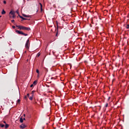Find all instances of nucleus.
<instances>
[{
  "label": "nucleus",
  "mask_w": 129,
  "mask_h": 129,
  "mask_svg": "<svg viewBox=\"0 0 129 129\" xmlns=\"http://www.w3.org/2000/svg\"><path fill=\"white\" fill-rule=\"evenodd\" d=\"M16 32L17 33H18V34L23 35H24V36H27L28 35V34L24 33L23 32L20 31L18 30H16Z\"/></svg>",
  "instance_id": "f257e3e1"
},
{
  "label": "nucleus",
  "mask_w": 129,
  "mask_h": 129,
  "mask_svg": "<svg viewBox=\"0 0 129 129\" xmlns=\"http://www.w3.org/2000/svg\"><path fill=\"white\" fill-rule=\"evenodd\" d=\"M30 40L28 39L26 41V44H25V48H26V49L29 50V48H30Z\"/></svg>",
  "instance_id": "f03ea898"
},
{
  "label": "nucleus",
  "mask_w": 129,
  "mask_h": 129,
  "mask_svg": "<svg viewBox=\"0 0 129 129\" xmlns=\"http://www.w3.org/2000/svg\"><path fill=\"white\" fill-rule=\"evenodd\" d=\"M16 26L17 28H18L20 30H25V27L24 26L18 25H16Z\"/></svg>",
  "instance_id": "7ed1b4c3"
},
{
  "label": "nucleus",
  "mask_w": 129,
  "mask_h": 129,
  "mask_svg": "<svg viewBox=\"0 0 129 129\" xmlns=\"http://www.w3.org/2000/svg\"><path fill=\"white\" fill-rule=\"evenodd\" d=\"M10 16L13 15V19H15V18H16L15 12L11 11L10 12Z\"/></svg>",
  "instance_id": "20e7f679"
},
{
  "label": "nucleus",
  "mask_w": 129,
  "mask_h": 129,
  "mask_svg": "<svg viewBox=\"0 0 129 129\" xmlns=\"http://www.w3.org/2000/svg\"><path fill=\"white\" fill-rule=\"evenodd\" d=\"M20 128L22 129H24L27 127V125L24 124V123H22L21 124V125L20 126Z\"/></svg>",
  "instance_id": "39448f33"
},
{
  "label": "nucleus",
  "mask_w": 129,
  "mask_h": 129,
  "mask_svg": "<svg viewBox=\"0 0 129 129\" xmlns=\"http://www.w3.org/2000/svg\"><path fill=\"white\" fill-rule=\"evenodd\" d=\"M24 30H26V31H30L31 30V28L30 27H25V29Z\"/></svg>",
  "instance_id": "423d86ee"
},
{
  "label": "nucleus",
  "mask_w": 129,
  "mask_h": 129,
  "mask_svg": "<svg viewBox=\"0 0 129 129\" xmlns=\"http://www.w3.org/2000/svg\"><path fill=\"white\" fill-rule=\"evenodd\" d=\"M20 19H22L23 21H25V20H27L28 19L27 18H25L21 16H19Z\"/></svg>",
  "instance_id": "0eeeda50"
},
{
  "label": "nucleus",
  "mask_w": 129,
  "mask_h": 129,
  "mask_svg": "<svg viewBox=\"0 0 129 129\" xmlns=\"http://www.w3.org/2000/svg\"><path fill=\"white\" fill-rule=\"evenodd\" d=\"M23 16L25 18H30L31 16L29 15H26V14H23Z\"/></svg>",
  "instance_id": "6e6552de"
},
{
  "label": "nucleus",
  "mask_w": 129,
  "mask_h": 129,
  "mask_svg": "<svg viewBox=\"0 0 129 129\" xmlns=\"http://www.w3.org/2000/svg\"><path fill=\"white\" fill-rule=\"evenodd\" d=\"M33 98H34V96H33V95H32L31 96H30V97H29V100H33Z\"/></svg>",
  "instance_id": "1a4fd4ad"
},
{
  "label": "nucleus",
  "mask_w": 129,
  "mask_h": 129,
  "mask_svg": "<svg viewBox=\"0 0 129 129\" xmlns=\"http://www.w3.org/2000/svg\"><path fill=\"white\" fill-rule=\"evenodd\" d=\"M5 14H6V12L4 10H3V11L2 12V14L5 15Z\"/></svg>",
  "instance_id": "9d476101"
},
{
  "label": "nucleus",
  "mask_w": 129,
  "mask_h": 129,
  "mask_svg": "<svg viewBox=\"0 0 129 129\" xmlns=\"http://www.w3.org/2000/svg\"><path fill=\"white\" fill-rule=\"evenodd\" d=\"M20 121L21 123H23V122H24V120H23V119L22 118V117H21V118H20Z\"/></svg>",
  "instance_id": "9b49d317"
},
{
  "label": "nucleus",
  "mask_w": 129,
  "mask_h": 129,
  "mask_svg": "<svg viewBox=\"0 0 129 129\" xmlns=\"http://www.w3.org/2000/svg\"><path fill=\"white\" fill-rule=\"evenodd\" d=\"M9 127V124H7V123H6V125H5V128L7 129V128H8Z\"/></svg>",
  "instance_id": "f8f14e48"
},
{
  "label": "nucleus",
  "mask_w": 129,
  "mask_h": 129,
  "mask_svg": "<svg viewBox=\"0 0 129 129\" xmlns=\"http://www.w3.org/2000/svg\"><path fill=\"white\" fill-rule=\"evenodd\" d=\"M37 84V80H35V81H34L33 85H36Z\"/></svg>",
  "instance_id": "ddd939ff"
},
{
  "label": "nucleus",
  "mask_w": 129,
  "mask_h": 129,
  "mask_svg": "<svg viewBox=\"0 0 129 129\" xmlns=\"http://www.w3.org/2000/svg\"><path fill=\"white\" fill-rule=\"evenodd\" d=\"M39 5H40L41 11H43V9H42L43 5H42V4L41 3H39Z\"/></svg>",
  "instance_id": "4468645a"
},
{
  "label": "nucleus",
  "mask_w": 129,
  "mask_h": 129,
  "mask_svg": "<svg viewBox=\"0 0 129 129\" xmlns=\"http://www.w3.org/2000/svg\"><path fill=\"white\" fill-rule=\"evenodd\" d=\"M0 126H1V127H5V124H2V123H1V124H0Z\"/></svg>",
  "instance_id": "2eb2a0df"
},
{
  "label": "nucleus",
  "mask_w": 129,
  "mask_h": 129,
  "mask_svg": "<svg viewBox=\"0 0 129 129\" xmlns=\"http://www.w3.org/2000/svg\"><path fill=\"white\" fill-rule=\"evenodd\" d=\"M35 91H32V93H31L32 95L34 96V94H35Z\"/></svg>",
  "instance_id": "dca6fc26"
},
{
  "label": "nucleus",
  "mask_w": 129,
  "mask_h": 129,
  "mask_svg": "<svg viewBox=\"0 0 129 129\" xmlns=\"http://www.w3.org/2000/svg\"><path fill=\"white\" fill-rule=\"evenodd\" d=\"M36 73H37L38 74H39V73H40L39 70H38V69H37V70H36Z\"/></svg>",
  "instance_id": "f3484780"
},
{
  "label": "nucleus",
  "mask_w": 129,
  "mask_h": 129,
  "mask_svg": "<svg viewBox=\"0 0 129 129\" xmlns=\"http://www.w3.org/2000/svg\"><path fill=\"white\" fill-rule=\"evenodd\" d=\"M20 102H21V100H20V99H18V100H17V103L20 104Z\"/></svg>",
  "instance_id": "a211bd4d"
},
{
  "label": "nucleus",
  "mask_w": 129,
  "mask_h": 129,
  "mask_svg": "<svg viewBox=\"0 0 129 129\" xmlns=\"http://www.w3.org/2000/svg\"><path fill=\"white\" fill-rule=\"evenodd\" d=\"M126 28L127 29H129V25L128 24L127 25Z\"/></svg>",
  "instance_id": "6ab92c4d"
},
{
  "label": "nucleus",
  "mask_w": 129,
  "mask_h": 129,
  "mask_svg": "<svg viewBox=\"0 0 129 129\" xmlns=\"http://www.w3.org/2000/svg\"><path fill=\"white\" fill-rule=\"evenodd\" d=\"M10 18L14 19V15H10Z\"/></svg>",
  "instance_id": "aec40b11"
},
{
  "label": "nucleus",
  "mask_w": 129,
  "mask_h": 129,
  "mask_svg": "<svg viewBox=\"0 0 129 129\" xmlns=\"http://www.w3.org/2000/svg\"><path fill=\"white\" fill-rule=\"evenodd\" d=\"M3 3L5 5H6L7 4V2L6 1H4Z\"/></svg>",
  "instance_id": "412c9836"
},
{
  "label": "nucleus",
  "mask_w": 129,
  "mask_h": 129,
  "mask_svg": "<svg viewBox=\"0 0 129 129\" xmlns=\"http://www.w3.org/2000/svg\"><path fill=\"white\" fill-rule=\"evenodd\" d=\"M11 22H12V23H15V21L14 20H12V21H11Z\"/></svg>",
  "instance_id": "4be33fe9"
},
{
  "label": "nucleus",
  "mask_w": 129,
  "mask_h": 129,
  "mask_svg": "<svg viewBox=\"0 0 129 129\" xmlns=\"http://www.w3.org/2000/svg\"><path fill=\"white\" fill-rule=\"evenodd\" d=\"M33 86H34V85L33 84H31V86H30V87L32 88V87H33Z\"/></svg>",
  "instance_id": "5701e85b"
},
{
  "label": "nucleus",
  "mask_w": 129,
  "mask_h": 129,
  "mask_svg": "<svg viewBox=\"0 0 129 129\" xmlns=\"http://www.w3.org/2000/svg\"><path fill=\"white\" fill-rule=\"evenodd\" d=\"M13 29H15L16 28V27L15 26H12Z\"/></svg>",
  "instance_id": "b1692460"
},
{
  "label": "nucleus",
  "mask_w": 129,
  "mask_h": 129,
  "mask_svg": "<svg viewBox=\"0 0 129 129\" xmlns=\"http://www.w3.org/2000/svg\"><path fill=\"white\" fill-rule=\"evenodd\" d=\"M25 99L27 100V96H25V97H24Z\"/></svg>",
  "instance_id": "393cba45"
},
{
  "label": "nucleus",
  "mask_w": 129,
  "mask_h": 129,
  "mask_svg": "<svg viewBox=\"0 0 129 129\" xmlns=\"http://www.w3.org/2000/svg\"><path fill=\"white\" fill-rule=\"evenodd\" d=\"M27 97H30V94L29 93L27 94Z\"/></svg>",
  "instance_id": "a878e982"
},
{
  "label": "nucleus",
  "mask_w": 129,
  "mask_h": 129,
  "mask_svg": "<svg viewBox=\"0 0 129 129\" xmlns=\"http://www.w3.org/2000/svg\"><path fill=\"white\" fill-rule=\"evenodd\" d=\"M107 106H108V103H106V105H105V107H107Z\"/></svg>",
  "instance_id": "bb28decb"
},
{
  "label": "nucleus",
  "mask_w": 129,
  "mask_h": 129,
  "mask_svg": "<svg viewBox=\"0 0 129 129\" xmlns=\"http://www.w3.org/2000/svg\"><path fill=\"white\" fill-rule=\"evenodd\" d=\"M4 123L6 124V121H4Z\"/></svg>",
  "instance_id": "cd10ccee"
},
{
  "label": "nucleus",
  "mask_w": 129,
  "mask_h": 129,
  "mask_svg": "<svg viewBox=\"0 0 129 129\" xmlns=\"http://www.w3.org/2000/svg\"><path fill=\"white\" fill-rule=\"evenodd\" d=\"M23 119V120H26V118H24Z\"/></svg>",
  "instance_id": "c85d7f7f"
},
{
  "label": "nucleus",
  "mask_w": 129,
  "mask_h": 129,
  "mask_svg": "<svg viewBox=\"0 0 129 129\" xmlns=\"http://www.w3.org/2000/svg\"><path fill=\"white\" fill-rule=\"evenodd\" d=\"M54 79V78H53V77H51V79L52 80V79Z\"/></svg>",
  "instance_id": "c756f323"
},
{
  "label": "nucleus",
  "mask_w": 129,
  "mask_h": 129,
  "mask_svg": "<svg viewBox=\"0 0 129 129\" xmlns=\"http://www.w3.org/2000/svg\"><path fill=\"white\" fill-rule=\"evenodd\" d=\"M24 117L26 116V114H24Z\"/></svg>",
  "instance_id": "7c9ffc66"
},
{
  "label": "nucleus",
  "mask_w": 129,
  "mask_h": 129,
  "mask_svg": "<svg viewBox=\"0 0 129 129\" xmlns=\"http://www.w3.org/2000/svg\"><path fill=\"white\" fill-rule=\"evenodd\" d=\"M40 55V54H38V57H39Z\"/></svg>",
  "instance_id": "2f4dec72"
},
{
  "label": "nucleus",
  "mask_w": 129,
  "mask_h": 129,
  "mask_svg": "<svg viewBox=\"0 0 129 129\" xmlns=\"http://www.w3.org/2000/svg\"><path fill=\"white\" fill-rule=\"evenodd\" d=\"M57 34L56 33V36H57Z\"/></svg>",
  "instance_id": "473e14b6"
},
{
  "label": "nucleus",
  "mask_w": 129,
  "mask_h": 129,
  "mask_svg": "<svg viewBox=\"0 0 129 129\" xmlns=\"http://www.w3.org/2000/svg\"><path fill=\"white\" fill-rule=\"evenodd\" d=\"M17 14H19V12H17Z\"/></svg>",
  "instance_id": "72a5a7b5"
},
{
  "label": "nucleus",
  "mask_w": 129,
  "mask_h": 129,
  "mask_svg": "<svg viewBox=\"0 0 129 129\" xmlns=\"http://www.w3.org/2000/svg\"><path fill=\"white\" fill-rule=\"evenodd\" d=\"M28 20H30V19H27Z\"/></svg>",
  "instance_id": "f704fd0d"
},
{
  "label": "nucleus",
  "mask_w": 129,
  "mask_h": 129,
  "mask_svg": "<svg viewBox=\"0 0 129 129\" xmlns=\"http://www.w3.org/2000/svg\"><path fill=\"white\" fill-rule=\"evenodd\" d=\"M2 16H0V18H1Z\"/></svg>",
  "instance_id": "c9c22d12"
}]
</instances>
